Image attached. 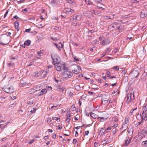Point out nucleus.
<instances>
[{"instance_id": "obj_24", "label": "nucleus", "mask_w": 147, "mask_h": 147, "mask_svg": "<svg viewBox=\"0 0 147 147\" xmlns=\"http://www.w3.org/2000/svg\"><path fill=\"white\" fill-rule=\"evenodd\" d=\"M60 45H59L55 43H54V44L60 50L63 47V45L61 44V43H60Z\"/></svg>"}, {"instance_id": "obj_8", "label": "nucleus", "mask_w": 147, "mask_h": 147, "mask_svg": "<svg viewBox=\"0 0 147 147\" xmlns=\"http://www.w3.org/2000/svg\"><path fill=\"white\" fill-rule=\"evenodd\" d=\"M111 82L112 83L111 85L112 86H115L117 84L118 80L115 76H111Z\"/></svg>"}, {"instance_id": "obj_31", "label": "nucleus", "mask_w": 147, "mask_h": 147, "mask_svg": "<svg viewBox=\"0 0 147 147\" xmlns=\"http://www.w3.org/2000/svg\"><path fill=\"white\" fill-rule=\"evenodd\" d=\"M86 3L88 5H92V2L90 0H85Z\"/></svg>"}, {"instance_id": "obj_50", "label": "nucleus", "mask_w": 147, "mask_h": 147, "mask_svg": "<svg viewBox=\"0 0 147 147\" xmlns=\"http://www.w3.org/2000/svg\"><path fill=\"white\" fill-rule=\"evenodd\" d=\"M74 2V0H68V1L67 2L70 3L71 4L73 3Z\"/></svg>"}, {"instance_id": "obj_45", "label": "nucleus", "mask_w": 147, "mask_h": 147, "mask_svg": "<svg viewBox=\"0 0 147 147\" xmlns=\"http://www.w3.org/2000/svg\"><path fill=\"white\" fill-rule=\"evenodd\" d=\"M36 109H35V108H33V110H31V111H30V112L32 113H35V111H36Z\"/></svg>"}, {"instance_id": "obj_10", "label": "nucleus", "mask_w": 147, "mask_h": 147, "mask_svg": "<svg viewBox=\"0 0 147 147\" xmlns=\"http://www.w3.org/2000/svg\"><path fill=\"white\" fill-rule=\"evenodd\" d=\"M140 17L141 18H144L147 16V10L145 9L142 10L140 13Z\"/></svg>"}, {"instance_id": "obj_61", "label": "nucleus", "mask_w": 147, "mask_h": 147, "mask_svg": "<svg viewBox=\"0 0 147 147\" xmlns=\"http://www.w3.org/2000/svg\"><path fill=\"white\" fill-rule=\"evenodd\" d=\"M57 0H52L51 3H54L56 2Z\"/></svg>"}, {"instance_id": "obj_15", "label": "nucleus", "mask_w": 147, "mask_h": 147, "mask_svg": "<svg viewBox=\"0 0 147 147\" xmlns=\"http://www.w3.org/2000/svg\"><path fill=\"white\" fill-rule=\"evenodd\" d=\"M125 98H127L126 103L128 104L132 100L131 98V93L128 94L127 96Z\"/></svg>"}, {"instance_id": "obj_44", "label": "nucleus", "mask_w": 147, "mask_h": 147, "mask_svg": "<svg viewBox=\"0 0 147 147\" xmlns=\"http://www.w3.org/2000/svg\"><path fill=\"white\" fill-rule=\"evenodd\" d=\"M9 11V9H7L6 10V12L4 15V18H5V17L6 16Z\"/></svg>"}, {"instance_id": "obj_11", "label": "nucleus", "mask_w": 147, "mask_h": 147, "mask_svg": "<svg viewBox=\"0 0 147 147\" xmlns=\"http://www.w3.org/2000/svg\"><path fill=\"white\" fill-rule=\"evenodd\" d=\"M124 26L123 25H120L118 27V28L116 29V32L115 33L117 34L119 33V32H122L124 30Z\"/></svg>"}, {"instance_id": "obj_59", "label": "nucleus", "mask_w": 147, "mask_h": 147, "mask_svg": "<svg viewBox=\"0 0 147 147\" xmlns=\"http://www.w3.org/2000/svg\"><path fill=\"white\" fill-rule=\"evenodd\" d=\"M68 133H67V134H66V133H65L64 134V135L66 136H68L70 134V133L69 132V130H68Z\"/></svg>"}, {"instance_id": "obj_43", "label": "nucleus", "mask_w": 147, "mask_h": 147, "mask_svg": "<svg viewBox=\"0 0 147 147\" xmlns=\"http://www.w3.org/2000/svg\"><path fill=\"white\" fill-rule=\"evenodd\" d=\"M110 103V100H109V102L108 104L106 106V109H109V108L110 107V105H109V104Z\"/></svg>"}, {"instance_id": "obj_20", "label": "nucleus", "mask_w": 147, "mask_h": 147, "mask_svg": "<svg viewBox=\"0 0 147 147\" xmlns=\"http://www.w3.org/2000/svg\"><path fill=\"white\" fill-rule=\"evenodd\" d=\"M141 117L142 118V119L141 121V122H142V121H143V120L144 119L145 121L147 120V112L145 114H144L143 115H140Z\"/></svg>"}, {"instance_id": "obj_13", "label": "nucleus", "mask_w": 147, "mask_h": 147, "mask_svg": "<svg viewBox=\"0 0 147 147\" xmlns=\"http://www.w3.org/2000/svg\"><path fill=\"white\" fill-rule=\"evenodd\" d=\"M81 70V67L78 65L76 66L74 69L72 70L73 73L75 74H78L79 73L80 70Z\"/></svg>"}, {"instance_id": "obj_27", "label": "nucleus", "mask_w": 147, "mask_h": 147, "mask_svg": "<svg viewBox=\"0 0 147 147\" xmlns=\"http://www.w3.org/2000/svg\"><path fill=\"white\" fill-rule=\"evenodd\" d=\"M97 7L98 8L100 9H102V10H104V9L103 8L102 6L103 5L102 4H101L100 3L99 4H97Z\"/></svg>"}, {"instance_id": "obj_62", "label": "nucleus", "mask_w": 147, "mask_h": 147, "mask_svg": "<svg viewBox=\"0 0 147 147\" xmlns=\"http://www.w3.org/2000/svg\"><path fill=\"white\" fill-rule=\"evenodd\" d=\"M122 72L125 74L126 73L127 70H126L124 69L123 70Z\"/></svg>"}, {"instance_id": "obj_38", "label": "nucleus", "mask_w": 147, "mask_h": 147, "mask_svg": "<svg viewBox=\"0 0 147 147\" xmlns=\"http://www.w3.org/2000/svg\"><path fill=\"white\" fill-rule=\"evenodd\" d=\"M71 22V24L74 26H77V23L74 22V21H70Z\"/></svg>"}, {"instance_id": "obj_37", "label": "nucleus", "mask_w": 147, "mask_h": 147, "mask_svg": "<svg viewBox=\"0 0 147 147\" xmlns=\"http://www.w3.org/2000/svg\"><path fill=\"white\" fill-rule=\"evenodd\" d=\"M97 86L95 84H93L92 85V89H97Z\"/></svg>"}, {"instance_id": "obj_7", "label": "nucleus", "mask_w": 147, "mask_h": 147, "mask_svg": "<svg viewBox=\"0 0 147 147\" xmlns=\"http://www.w3.org/2000/svg\"><path fill=\"white\" fill-rule=\"evenodd\" d=\"M82 16L81 15H77L76 16H73L71 17L70 19V21H74L75 20L79 21L82 18Z\"/></svg>"}, {"instance_id": "obj_26", "label": "nucleus", "mask_w": 147, "mask_h": 147, "mask_svg": "<svg viewBox=\"0 0 147 147\" xmlns=\"http://www.w3.org/2000/svg\"><path fill=\"white\" fill-rule=\"evenodd\" d=\"M30 40H28L25 41L24 44L26 45L29 46L30 45Z\"/></svg>"}, {"instance_id": "obj_47", "label": "nucleus", "mask_w": 147, "mask_h": 147, "mask_svg": "<svg viewBox=\"0 0 147 147\" xmlns=\"http://www.w3.org/2000/svg\"><path fill=\"white\" fill-rule=\"evenodd\" d=\"M74 58L75 61H79V59H78V57H76V56H74Z\"/></svg>"}, {"instance_id": "obj_56", "label": "nucleus", "mask_w": 147, "mask_h": 147, "mask_svg": "<svg viewBox=\"0 0 147 147\" xmlns=\"http://www.w3.org/2000/svg\"><path fill=\"white\" fill-rule=\"evenodd\" d=\"M13 18V19H20V18L18 17L16 15Z\"/></svg>"}, {"instance_id": "obj_29", "label": "nucleus", "mask_w": 147, "mask_h": 147, "mask_svg": "<svg viewBox=\"0 0 147 147\" xmlns=\"http://www.w3.org/2000/svg\"><path fill=\"white\" fill-rule=\"evenodd\" d=\"M128 124L123 123L122 124V129H123V128L124 129H127L128 127Z\"/></svg>"}, {"instance_id": "obj_22", "label": "nucleus", "mask_w": 147, "mask_h": 147, "mask_svg": "<svg viewBox=\"0 0 147 147\" xmlns=\"http://www.w3.org/2000/svg\"><path fill=\"white\" fill-rule=\"evenodd\" d=\"M119 25V23L117 22H115L114 23L111 25L112 28H115V29H116L118 28L117 26Z\"/></svg>"}, {"instance_id": "obj_3", "label": "nucleus", "mask_w": 147, "mask_h": 147, "mask_svg": "<svg viewBox=\"0 0 147 147\" xmlns=\"http://www.w3.org/2000/svg\"><path fill=\"white\" fill-rule=\"evenodd\" d=\"M118 119L117 117H113L111 121V127L116 128L118 126Z\"/></svg>"}, {"instance_id": "obj_49", "label": "nucleus", "mask_w": 147, "mask_h": 147, "mask_svg": "<svg viewBox=\"0 0 147 147\" xmlns=\"http://www.w3.org/2000/svg\"><path fill=\"white\" fill-rule=\"evenodd\" d=\"M105 37L103 36H100L99 38V40L100 41L102 40L103 39H104Z\"/></svg>"}, {"instance_id": "obj_42", "label": "nucleus", "mask_w": 147, "mask_h": 147, "mask_svg": "<svg viewBox=\"0 0 147 147\" xmlns=\"http://www.w3.org/2000/svg\"><path fill=\"white\" fill-rule=\"evenodd\" d=\"M33 103V101L32 100H30L28 102V104L30 105H32Z\"/></svg>"}, {"instance_id": "obj_18", "label": "nucleus", "mask_w": 147, "mask_h": 147, "mask_svg": "<svg viewBox=\"0 0 147 147\" xmlns=\"http://www.w3.org/2000/svg\"><path fill=\"white\" fill-rule=\"evenodd\" d=\"M90 114L91 117L94 119H99V117L98 116V115L92 112H90Z\"/></svg>"}, {"instance_id": "obj_54", "label": "nucleus", "mask_w": 147, "mask_h": 147, "mask_svg": "<svg viewBox=\"0 0 147 147\" xmlns=\"http://www.w3.org/2000/svg\"><path fill=\"white\" fill-rule=\"evenodd\" d=\"M50 126L52 128H55V125H53V123H50Z\"/></svg>"}, {"instance_id": "obj_36", "label": "nucleus", "mask_w": 147, "mask_h": 147, "mask_svg": "<svg viewBox=\"0 0 147 147\" xmlns=\"http://www.w3.org/2000/svg\"><path fill=\"white\" fill-rule=\"evenodd\" d=\"M142 144L143 146H147V140L142 142Z\"/></svg>"}, {"instance_id": "obj_25", "label": "nucleus", "mask_w": 147, "mask_h": 147, "mask_svg": "<svg viewBox=\"0 0 147 147\" xmlns=\"http://www.w3.org/2000/svg\"><path fill=\"white\" fill-rule=\"evenodd\" d=\"M90 126V124L88 125H85L84 124L82 126H79V127H77L76 128V129H78V127L79 128H82V127H83L84 128H86L88 127H89Z\"/></svg>"}, {"instance_id": "obj_6", "label": "nucleus", "mask_w": 147, "mask_h": 147, "mask_svg": "<svg viewBox=\"0 0 147 147\" xmlns=\"http://www.w3.org/2000/svg\"><path fill=\"white\" fill-rule=\"evenodd\" d=\"M63 76L65 78H69L72 77L73 73L70 71L67 70V69L65 71H64Z\"/></svg>"}, {"instance_id": "obj_14", "label": "nucleus", "mask_w": 147, "mask_h": 147, "mask_svg": "<svg viewBox=\"0 0 147 147\" xmlns=\"http://www.w3.org/2000/svg\"><path fill=\"white\" fill-rule=\"evenodd\" d=\"M109 97L105 96L102 99V103L103 105H105L108 102Z\"/></svg>"}, {"instance_id": "obj_12", "label": "nucleus", "mask_w": 147, "mask_h": 147, "mask_svg": "<svg viewBox=\"0 0 147 147\" xmlns=\"http://www.w3.org/2000/svg\"><path fill=\"white\" fill-rule=\"evenodd\" d=\"M138 135L141 136L142 138L145 137L146 135H147L146 129L142 130L139 133Z\"/></svg>"}, {"instance_id": "obj_34", "label": "nucleus", "mask_w": 147, "mask_h": 147, "mask_svg": "<svg viewBox=\"0 0 147 147\" xmlns=\"http://www.w3.org/2000/svg\"><path fill=\"white\" fill-rule=\"evenodd\" d=\"M111 69H113L115 70H118L119 69V67L118 66H114L112 67Z\"/></svg>"}, {"instance_id": "obj_57", "label": "nucleus", "mask_w": 147, "mask_h": 147, "mask_svg": "<svg viewBox=\"0 0 147 147\" xmlns=\"http://www.w3.org/2000/svg\"><path fill=\"white\" fill-rule=\"evenodd\" d=\"M24 1H25V0H20L19 1H18V3L20 4L21 3L23 2Z\"/></svg>"}, {"instance_id": "obj_9", "label": "nucleus", "mask_w": 147, "mask_h": 147, "mask_svg": "<svg viewBox=\"0 0 147 147\" xmlns=\"http://www.w3.org/2000/svg\"><path fill=\"white\" fill-rule=\"evenodd\" d=\"M125 143H124L123 144L122 146V147H124L125 146H129V144L131 142V139H129L128 137H127L124 140Z\"/></svg>"}, {"instance_id": "obj_16", "label": "nucleus", "mask_w": 147, "mask_h": 147, "mask_svg": "<svg viewBox=\"0 0 147 147\" xmlns=\"http://www.w3.org/2000/svg\"><path fill=\"white\" fill-rule=\"evenodd\" d=\"M66 119L65 120V121L66 123H68L71 120L70 119V113L69 112L67 113L66 115Z\"/></svg>"}, {"instance_id": "obj_19", "label": "nucleus", "mask_w": 147, "mask_h": 147, "mask_svg": "<svg viewBox=\"0 0 147 147\" xmlns=\"http://www.w3.org/2000/svg\"><path fill=\"white\" fill-rule=\"evenodd\" d=\"M47 92V89L46 88L43 89L39 92L38 96H40L42 95L43 94L46 93Z\"/></svg>"}, {"instance_id": "obj_35", "label": "nucleus", "mask_w": 147, "mask_h": 147, "mask_svg": "<svg viewBox=\"0 0 147 147\" xmlns=\"http://www.w3.org/2000/svg\"><path fill=\"white\" fill-rule=\"evenodd\" d=\"M52 119L53 120H57L59 121H60V119L57 117H53L52 118Z\"/></svg>"}, {"instance_id": "obj_63", "label": "nucleus", "mask_w": 147, "mask_h": 147, "mask_svg": "<svg viewBox=\"0 0 147 147\" xmlns=\"http://www.w3.org/2000/svg\"><path fill=\"white\" fill-rule=\"evenodd\" d=\"M88 133H89V131H85V135H88Z\"/></svg>"}, {"instance_id": "obj_40", "label": "nucleus", "mask_w": 147, "mask_h": 147, "mask_svg": "<svg viewBox=\"0 0 147 147\" xmlns=\"http://www.w3.org/2000/svg\"><path fill=\"white\" fill-rule=\"evenodd\" d=\"M99 120H100V121H103L104 120H106V119L105 118L103 117H99Z\"/></svg>"}, {"instance_id": "obj_64", "label": "nucleus", "mask_w": 147, "mask_h": 147, "mask_svg": "<svg viewBox=\"0 0 147 147\" xmlns=\"http://www.w3.org/2000/svg\"><path fill=\"white\" fill-rule=\"evenodd\" d=\"M48 138H49V137L48 136H45L44 137V139L45 140H46L48 139Z\"/></svg>"}, {"instance_id": "obj_46", "label": "nucleus", "mask_w": 147, "mask_h": 147, "mask_svg": "<svg viewBox=\"0 0 147 147\" xmlns=\"http://www.w3.org/2000/svg\"><path fill=\"white\" fill-rule=\"evenodd\" d=\"M73 143L74 144H77L78 143V142L77 140L76 139H74L73 140Z\"/></svg>"}, {"instance_id": "obj_60", "label": "nucleus", "mask_w": 147, "mask_h": 147, "mask_svg": "<svg viewBox=\"0 0 147 147\" xmlns=\"http://www.w3.org/2000/svg\"><path fill=\"white\" fill-rule=\"evenodd\" d=\"M31 30V29H26L25 30V32H29Z\"/></svg>"}, {"instance_id": "obj_48", "label": "nucleus", "mask_w": 147, "mask_h": 147, "mask_svg": "<svg viewBox=\"0 0 147 147\" xmlns=\"http://www.w3.org/2000/svg\"><path fill=\"white\" fill-rule=\"evenodd\" d=\"M30 90H31V91L32 90V92H35V91H37V90H35V89L34 88H31L29 90V91L28 92H30Z\"/></svg>"}, {"instance_id": "obj_21", "label": "nucleus", "mask_w": 147, "mask_h": 147, "mask_svg": "<svg viewBox=\"0 0 147 147\" xmlns=\"http://www.w3.org/2000/svg\"><path fill=\"white\" fill-rule=\"evenodd\" d=\"M142 115L146 113L147 111V104H144L142 109Z\"/></svg>"}, {"instance_id": "obj_1", "label": "nucleus", "mask_w": 147, "mask_h": 147, "mask_svg": "<svg viewBox=\"0 0 147 147\" xmlns=\"http://www.w3.org/2000/svg\"><path fill=\"white\" fill-rule=\"evenodd\" d=\"M55 67L57 70L59 71H65L67 69L66 65L63 62L60 61L58 62L57 63L55 64Z\"/></svg>"}, {"instance_id": "obj_4", "label": "nucleus", "mask_w": 147, "mask_h": 147, "mask_svg": "<svg viewBox=\"0 0 147 147\" xmlns=\"http://www.w3.org/2000/svg\"><path fill=\"white\" fill-rule=\"evenodd\" d=\"M138 70L139 69L138 68H134L130 72V75L133 78H135L138 76L139 74Z\"/></svg>"}, {"instance_id": "obj_32", "label": "nucleus", "mask_w": 147, "mask_h": 147, "mask_svg": "<svg viewBox=\"0 0 147 147\" xmlns=\"http://www.w3.org/2000/svg\"><path fill=\"white\" fill-rule=\"evenodd\" d=\"M58 88L59 89V91L61 92L63 91L64 89V88L63 87L61 88V86H58Z\"/></svg>"}, {"instance_id": "obj_52", "label": "nucleus", "mask_w": 147, "mask_h": 147, "mask_svg": "<svg viewBox=\"0 0 147 147\" xmlns=\"http://www.w3.org/2000/svg\"><path fill=\"white\" fill-rule=\"evenodd\" d=\"M7 64L9 66L11 67L12 66H13V63H8Z\"/></svg>"}, {"instance_id": "obj_33", "label": "nucleus", "mask_w": 147, "mask_h": 147, "mask_svg": "<svg viewBox=\"0 0 147 147\" xmlns=\"http://www.w3.org/2000/svg\"><path fill=\"white\" fill-rule=\"evenodd\" d=\"M115 30L116 29H113L112 30L111 32H112V35H113V36H115V35L117 34H116V33H115V32H116Z\"/></svg>"}, {"instance_id": "obj_53", "label": "nucleus", "mask_w": 147, "mask_h": 147, "mask_svg": "<svg viewBox=\"0 0 147 147\" xmlns=\"http://www.w3.org/2000/svg\"><path fill=\"white\" fill-rule=\"evenodd\" d=\"M107 74L108 77H109V78H110V72L109 71H107Z\"/></svg>"}, {"instance_id": "obj_41", "label": "nucleus", "mask_w": 147, "mask_h": 147, "mask_svg": "<svg viewBox=\"0 0 147 147\" xmlns=\"http://www.w3.org/2000/svg\"><path fill=\"white\" fill-rule=\"evenodd\" d=\"M127 132L129 133V134H131L133 131V129H127Z\"/></svg>"}, {"instance_id": "obj_55", "label": "nucleus", "mask_w": 147, "mask_h": 147, "mask_svg": "<svg viewBox=\"0 0 147 147\" xmlns=\"http://www.w3.org/2000/svg\"><path fill=\"white\" fill-rule=\"evenodd\" d=\"M94 147H98V143L96 142H94Z\"/></svg>"}, {"instance_id": "obj_17", "label": "nucleus", "mask_w": 147, "mask_h": 147, "mask_svg": "<svg viewBox=\"0 0 147 147\" xmlns=\"http://www.w3.org/2000/svg\"><path fill=\"white\" fill-rule=\"evenodd\" d=\"M110 42L109 39H107L103 41H102L101 45H107L110 43Z\"/></svg>"}, {"instance_id": "obj_28", "label": "nucleus", "mask_w": 147, "mask_h": 147, "mask_svg": "<svg viewBox=\"0 0 147 147\" xmlns=\"http://www.w3.org/2000/svg\"><path fill=\"white\" fill-rule=\"evenodd\" d=\"M124 123H125L126 124H129V117H126L125 119V121Z\"/></svg>"}, {"instance_id": "obj_5", "label": "nucleus", "mask_w": 147, "mask_h": 147, "mask_svg": "<svg viewBox=\"0 0 147 147\" xmlns=\"http://www.w3.org/2000/svg\"><path fill=\"white\" fill-rule=\"evenodd\" d=\"M51 58L54 63V64L57 63L58 62H59V61L60 59V58L58 57V55L56 54L53 53L51 54Z\"/></svg>"}, {"instance_id": "obj_51", "label": "nucleus", "mask_w": 147, "mask_h": 147, "mask_svg": "<svg viewBox=\"0 0 147 147\" xmlns=\"http://www.w3.org/2000/svg\"><path fill=\"white\" fill-rule=\"evenodd\" d=\"M94 1L98 4H99L100 2L102 1V0H94Z\"/></svg>"}, {"instance_id": "obj_2", "label": "nucleus", "mask_w": 147, "mask_h": 147, "mask_svg": "<svg viewBox=\"0 0 147 147\" xmlns=\"http://www.w3.org/2000/svg\"><path fill=\"white\" fill-rule=\"evenodd\" d=\"M2 89L4 91L7 93H11L14 90L13 86L9 85L5 86Z\"/></svg>"}, {"instance_id": "obj_23", "label": "nucleus", "mask_w": 147, "mask_h": 147, "mask_svg": "<svg viewBox=\"0 0 147 147\" xmlns=\"http://www.w3.org/2000/svg\"><path fill=\"white\" fill-rule=\"evenodd\" d=\"M14 26L15 28L18 31L19 30V23L18 22L16 21L14 22Z\"/></svg>"}, {"instance_id": "obj_58", "label": "nucleus", "mask_w": 147, "mask_h": 147, "mask_svg": "<svg viewBox=\"0 0 147 147\" xmlns=\"http://www.w3.org/2000/svg\"><path fill=\"white\" fill-rule=\"evenodd\" d=\"M51 39L55 41L57 40L56 38H53L52 37H51Z\"/></svg>"}, {"instance_id": "obj_30", "label": "nucleus", "mask_w": 147, "mask_h": 147, "mask_svg": "<svg viewBox=\"0 0 147 147\" xmlns=\"http://www.w3.org/2000/svg\"><path fill=\"white\" fill-rule=\"evenodd\" d=\"M111 103H112V105L111 106V107H112L113 109H115V108L116 103L115 102V100H114L113 102H111Z\"/></svg>"}, {"instance_id": "obj_39", "label": "nucleus", "mask_w": 147, "mask_h": 147, "mask_svg": "<svg viewBox=\"0 0 147 147\" xmlns=\"http://www.w3.org/2000/svg\"><path fill=\"white\" fill-rule=\"evenodd\" d=\"M40 53L41 52L38 51L37 52V57L38 58V59H39L40 57Z\"/></svg>"}]
</instances>
